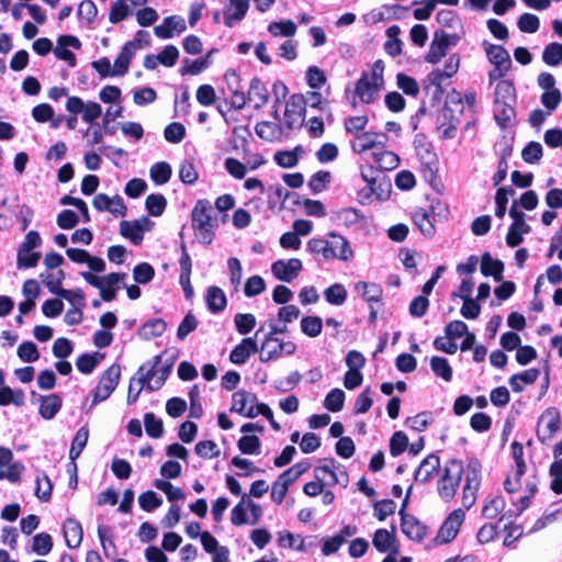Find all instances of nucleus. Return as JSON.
<instances>
[{
    "mask_svg": "<svg viewBox=\"0 0 562 562\" xmlns=\"http://www.w3.org/2000/svg\"><path fill=\"white\" fill-rule=\"evenodd\" d=\"M132 43H125L120 52V54L114 59L113 65V76L120 77L124 76L128 72L130 64L134 57Z\"/></svg>",
    "mask_w": 562,
    "mask_h": 562,
    "instance_id": "29",
    "label": "nucleus"
},
{
    "mask_svg": "<svg viewBox=\"0 0 562 562\" xmlns=\"http://www.w3.org/2000/svg\"><path fill=\"white\" fill-rule=\"evenodd\" d=\"M562 419L557 407H548L540 415L536 435L542 445H547L561 429Z\"/></svg>",
    "mask_w": 562,
    "mask_h": 562,
    "instance_id": "8",
    "label": "nucleus"
},
{
    "mask_svg": "<svg viewBox=\"0 0 562 562\" xmlns=\"http://www.w3.org/2000/svg\"><path fill=\"white\" fill-rule=\"evenodd\" d=\"M300 153H302V147L297 145L292 150H278L273 158L278 166L293 168L299 164Z\"/></svg>",
    "mask_w": 562,
    "mask_h": 562,
    "instance_id": "39",
    "label": "nucleus"
},
{
    "mask_svg": "<svg viewBox=\"0 0 562 562\" xmlns=\"http://www.w3.org/2000/svg\"><path fill=\"white\" fill-rule=\"evenodd\" d=\"M41 278L50 293L56 294L60 299H69L70 290L63 288L60 278H54L52 273L41 274Z\"/></svg>",
    "mask_w": 562,
    "mask_h": 562,
    "instance_id": "53",
    "label": "nucleus"
},
{
    "mask_svg": "<svg viewBox=\"0 0 562 562\" xmlns=\"http://www.w3.org/2000/svg\"><path fill=\"white\" fill-rule=\"evenodd\" d=\"M155 277V269L148 262H140L133 269V278L137 283H149Z\"/></svg>",
    "mask_w": 562,
    "mask_h": 562,
    "instance_id": "64",
    "label": "nucleus"
},
{
    "mask_svg": "<svg viewBox=\"0 0 562 562\" xmlns=\"http://www.w3.org/2000/svg\"><path fill=\"white\" fill-rule=\"evenodd\" d=\"M382 86L370 79L368 72H363L361 77L357 80L355 86V97L351 101L352 108L357 106L356 97H358L362 103H372L375 99V94L379 92Z\"/></svg>",
    "mask_w": 562,
    "mask_h": 562,
    "instance_id": "11",
    "label": "nucleus"
},
{
    "mask_svg": "<svg viewBox=\"0 0 562 562\" xmlns=\"http://www.w3.org/2000/svg\"><path fill=\"white\" fill-rule=\"evenodd\" d=\"M480 269L484 277H493L496 282L503 280L504 262L501 259H494L488 251L482 255Z\"/></svg>",
    "mask_w": 562,
    "mask_h": 562,
    "instance_id": "21",
    "label": "nucleus"
},
{
    "mask_svg": "<svg viewBox=\"0 0 562 562\" xmlns=\"http://www.w3.org/2000/svg\"><path fill=\"white\" fill-rule=\"evenodd\" d=\"M465 513L461 508L452 510L439 528L435 541L438 544H447L456 539L463 521Z\"/></svg>",
    "mask_w": 562,
    "mask_h": 562,
    "instance_id": "10",
    "label": "nucleus"
},
{
    "mask_svg": "<svg viewBox=\"0 0 562 562\" xmlns=\"http://www.w3.org/2000/svg\"><path fill=\"white\" fill-rule=\"evenodd\" d=\"M260 445V439L256 435H245L237 441V447L244 454H258Z\"/></svg>",
    "mask_w": 562,
    "mask_h": 562,
    "instance_id": "54",
    "label": "nucleus"
},
{
    "mask_svg": "<svg viewBox=\"0 0 562 562\" xmlns=\"http://www.w3.org/2000/svg\"><path fill=\"white\" fill-rule=\"evenodd\" d=\"M394 525H392V531L383 528L375 530L372 544L380 553H385L387 551H391L393 554L398 553V548L395 547L396 538L394 536Z\"/></svg>",
    "mask_w": 562,
    "mask_h": 562,
    "instance_id": "19",
    "label": "nucleus"
},
{
    "mask_svg": "<svg viewBox=\"0 0 562 562\" xmlns=\"http://www.w3.org/2000/svg\"><path fill=\"white\" fill-rule=\"evenodd\" d=\"M144 228L138 220L122 221L120 223V234L126 239H130L134 245L138 246L144 239Z\"/></svg>",
    "mask_w": 562,
    "mask_h": 562,
    "instance_id": "33",
    "label": "nucleus"
},
{
    "mask_svg": "<svg viewBox=\"0 0 562 562\" xmlns=\"http://www.w3.org/2000/svg\"><path fill=\"white\" fill-rule=\"evenodd\" d=\"M527 467H515L512 474H508L503 483L504 490L508 494H514L521 488V477L526 473Z\"/></svg>",
    "mask_w": 562,
    "mask_h": 562,
    "instance_id": "49",
    "label": "nucleus"
},
{
    "mask_svg": "<svg viewBox=\"0 0 562 562\" xmlns=\"http://www.w3.org/2000/svg\"><path fill=\"white\" fill-rule=\"evenodd\" d=\"M345 403V392L340 389H333L325 397L324 406L333 413L340 412Z\"/></svg>",
    "mask_w": 562,
    "mask_h": 562,
    "instance_id": "57",
    "label": "nucleus"
},
{
    "mask_svg": "<svg viewBox=\"0 0 562 562\" xmlns=\"http://www.w3.org/2000/svg\"><path fill=\"white\" fill-rule=\"evenodd\" d=\"M543 155L542 146L538 142H529L521 150V157L525 162L533 165L537 164Z\"/></svg>",
    "mask_w": 562,
    "mask_h": 562,
    "instance_id": "63",
    "label": "nucleus"
},
{
    "mask_svg": "<svg viewBox=\"0 0 562 562\" xmlns=\"http://www.w3.org/2000/svg\"><path fill=\"white\" fill-rule=\"evenodd\" d=\"M464 471L463 462L459 459H450L445 463L437 481V492L441 499L450 502L454 498Z\"/></svg>",
    "mask_w": 562,
    "mask_h": 562,
    "instance_id": "3",
    "label": "nucleus"
},
{
    "mask_svg": "<svg viewBox=\"0 0 562 562\" xmlns=\"http://www.w3.org/2000/svg\"><path fill=\"white\" fill-rule=\"evenodd\" d=\"M257 400L258 398L255 393L248 392L243 389L238 390L232 396V406L229 408V412L237 413L248 418V408H246L247 403H250V406H254V404H257Z\"/></svg>",
    "mask_w": 562,
    "mask_h": 562,
    "instance_id": "24",
    "label": "nucleus"
},
{
    "mask_svg": "<svg viewBox=\"0 0 562 562\" xmlns=\"http://www.w3.org/2000/svg\"><path fill=\"white\" fill-rule=\"evenodd\" d=\"M296 350V345L293 341L278 340L274 342V348H267L265 351L261 350L259 360L261 362H268L272 359L280 358L283 353L293 355Z\"/></svg>",
    "mask_w": 562,
    "mask_h": 562,
    "instance_id": "30",
    "label": "nucleus"
},
{
    "mask_svg": "<svg viewBox=\"0 0 562 562\" xmlns=\"http://www.w3.org/2000/svg\"><path fill=\"white\" fill-rule=\"evenodd\" d=\"M322 464L314 469L315 480H325V474H328L330 480L328 485L334 486L338 483L337 474L335 472L336 461L334 458H324L321 460Z\"/></svg>",
    "mask_w": 562,
    "mask_h": 562,
    "instance_id": "36",
    "label": "nucleus"
},
{
    "mask_svg": "<svg viewBox=\"0 0 562 562\" xmlns=\"http://www.w3.org/2000/svg\"><path fill=\"white\" fill-rule=\"evenodd\" d=\"M103 357L104 355L99 352L81 353L76 360V367L82 374H90L101 362Z\"/></svg>",
    "mask_w": 562,
    "mask_h": 562,
    "instance_id": "38",
    "label": "nucleus"
},
{
    "mask_svg": "<svg viewBox=\"0 0 562 562\" xmlns=\"http://www.w3.org/2000/svg\"><path fill=\"white\" fill-rule=\"evenodd\" d=\"M412 220L425 237L431 238L435 235V225L431 223L429 214L425 209H417L413 213Z\"/></svg>",
    "mask_w": 562,
    "mask_h": 562,
    "instance_id": "35",
    "label": "nucleus"
},
{
    "mask_svg": "<svg viewBox=\"0 0 562 562\" xmlns=\"http://www.w3.org/2000/svg\"><path fill=\"white\" fill-rule=\"evenodd\" d=\"M171 167L166 161H159L151 166L150 178L156 184H165L171 178Z\"/></svg>",
    "mask_w": 562,
    "mask_h": 562,
    "instance_id": "47",
    "label": "nucleus"
},
{
    "mask_svg": "<svg viewBox=\"0 0 562 562\" xmlns=\"http://www.w3.org/2000/svg\"><path fill=\"white\" fill-rule=\"evenodd\" d=\"M505 508V499L502 495H495L487 499L482 507V515L487 519H494Z\"/></svg>",
    "mask_w": 562,
    "mask_h": 562,
    "instance_id": "43",
    "label": "nucleus"
},
{
    "mask_svg": "<svg viewBox=\"0 0 562 562\" xmlns=\"http://www.w3.org/2000/svg\"><path fill=\"white\" fill-rule=\"evenodd\" d=\"M302 261L299 258H291L288 261L277 260L271 266L273 276L283 282H292L302 270Z\"/></svg>",
    "mask_w": 562,
    "mask_h": 562,
    "instance_id": "14",
    "label": "nucleus"
},
{
    "mask_svg": "<svg viewBox=\"0 0 562 562\" xmlns=\"http://www.w3.org/2000/svg\"><path fill=\"white\" fill-rule=\"evenodd\" d=\"M269 91L262 80L259 77H254L248 89V100L255 101L254 108L258 110L265 106L269 101Z\"/></svg>",
    "mask_w": 562,
    "mask_h": 562,
    "instance_id": "23",
    "label": "nucleus"
},
{
    "mask_svg": "<svg viewBox=\"0 0 562 562\" xmlns=\"http://www.w3.org/2000/svg\"><path fill=\"white\" fill-rule=\"evenodd\" d=\"M449 48L448 33L443 30H436L434 33V40L430 43L429 49L425 55V61L429 64H437L442 57L447 55Z\"/></svg>",
    "mask_w": 562,
    "mask_h": 562,
    "instance_id": "15",
    "label": "nucleus"
},
{
    "mask_svg": "<svg viewBox=\"0 0 562 562\" xmlns=\"http://www.w3.org/2000/svg\"><path fill=\"white\" fill-rule=\"evenodd\" d=\"M330 241L324 238H312L307 241V249L315 256H322L324 260L338 258L348 261L353 257L349 241L339 234L329 233Z\"/></svg>",
    "mask_w": 562,
    "mask_h": 562,
    "instance_id": "2",
    "label": "nucleus"
},
{
    "mask_svg": "<svg viewBox=\"0 0 562 562\" xmlns=\"http://www.w3.org/2000/svg\"><path fill=\"white\" fill-rule=\"evenodd\" d=\"M53 538L47 532H40L33 537L32 551L37 555H47L53 549Z\"/></svg>",
    "mask_w": 562,
    "mask_h": 562,
    "instance_id": "42",
    "label": "nucleus"
},
{
    "mask_svg": "<svg viewBox=\"0 0 562 562\" xmlns=\"http://www.w3.org/2000/svg\"><path fill=\"white\" fill-rule=\"evenodd\" d=\"M248 418H255L258 415H262L268 419L271 428L276 431L281 429L280 424L274 419L273 413L268 404L266 403H257L256 406H249L247 409Z\"/></svg>",
    "mask_w": 562,
    "mask_h": 562,
    "instance_id": "41",
    "label": "nucleus"
},
{
    "mask_svg": "<svg viewBox=\"0 0 562 562\" xmlns=\"http://www.w3.org/2000/svg\"><path fill=\"white\" fill-rule=\"evenodd\" d=\"M387 136L384 133L361 132L356 136V140L351 144L352 150L362 154L369 149H379L384 147Z\"/></svg>",
    "mask_w": 562,
    "mask_h": 562,
    "instance_id": "13",
    "label": "nucleus"
},
{
    "mask_svg": "<svg viewBox=\"0 0 562 562\" xmlns=\"http://www.w3.org/2000/svg\"><path fill=\"white\" fill-rule=\"evenodd\" d=\"M483 47L488 61L495 66L488 72L490 82L505 77L512 67L509 53L503 46L486 41L483 42Z\"/></svg>",
    "mask_w": 562,
    "mask_h": 562,
    "instance_id": "6",
    "label": "nucleus"
},
{
    "mask_svg": "<svg viewBox=\"0 0 562 562\" xmlns=\"http://www.w3.org/2000/svg\"><path fill=\"white\" fill-rule=\"evenodd\" d=\"M306 98L302 93H293L286 101L284 111V125L291 131L301 127L306 113Z\"/></svg>",
    "mask_w": 562,
    "mask_h": 562,
    "instance_id": "9",
    "label": "nucleus"
},
{
    "mask_svg": "<svg viewBox=\"0 0 562 562\" xmlns=\"http://www.w3.org/2000/svg\"><path fill=\"white\" fill-rule=\"evenodd\" d=\"M372 157L379 171L393 170L400 165L398 155L394 151L385 150L384 147L374 150Z\"/></svg>",
    "mask_w": 562,
    "mask_h": 562,
    "instance_id": "27",
    "label": "nucleus"
},
{
    "mask_svg": "<svg viewBox=\"0 0 562 562\" xmlns=\"http://www.w3.org/2000/svg\"><path fill=\"white\" fill-rule=\"evenodd\" d=\"M331 175L329 171L319 170L311 176L308 187L313 193L317 194L323 192L330 182Z\"/></svg>",
    "mask_w": 562,
    "mask_h": 562,
    "instance_id": "56",
    "label": "nucleus"
},
{
    "mask_svg": "<svg viewBox=\"0 0 562 562\" xmlns=\"http://www.w3.org/2000/svg\"><path fill=\"white\" fill-rule=\"evenodd\" d=\"M326 301L331 305H342L347 300V290L341 283L328 286L324 292Z\"/></svg>",
    "mask_w": 562,
    "mask_h": 562,
    "instance_id": "45",
    "label": "nucleus"
},
{
    "mask_svg": "<svg viewBox=\"0 0 562 562\" xmlns=\"http://www.w3.org/2000/svg\"><path fill=\"white\" fill-rule=\"evenodd\" d=\"M167 329V323L162 318H151L145 322L137 330L138 336L144 340L160 337Z\"/></svg>",
    "mask_w": 562,
    "mask_h": 562,
    "instance_id": "32",
    "label": "nucleus"
},
{
    "mask_svg": "<svg viewBox=\"0 0 562 562\" xmlns=\"http://www.w3.org/2000/svg\"><path fill=\"white\" fill-rule=\"evenodd\" d=\"M255 132L262 140L274 142L279 139L282 133V127L276 122L260 121L256 124Z\"/></svg>",
    "mask_w": 562,
    "mask_h": 562,
    "instance_id": "34",
    "label": "nucleus"
},
{
    "mask_svg": "<svg viewBox=\"0 0 562 562\" xmlns=\"http://www.w3.org/2000/svg\"><path fill=\"white\" fill-rule=\"evenodd\" d=\"M121 379V366L111 364L100 376L98 385L92 392L91 407L105 401L117 387Z\"/></svg>",
    "mask_w": 562,
    "mask_h": 562,
    "instance_id": "7",
    "label": "nucleus"
},
{
    "mask_svg": "<svg viewBox=\"0 0 562 562\" xmlns=\"http://www.w3.org/2000/svg\"><path fill=\"white\" fill-rule=\"evenodd\" d=\"M262 329V326L256 331L255 337L243 338L241 341L234 347L229 353V360L235 364H243L247 359L258 351L256 337Z\"/></svg>",
    "mask_w": 562,
    "mask_h": 562,
    "instance_id": "16",
    "label": "nucleus"
},
{
    "mask_svg": "<svg viewBox=\"0 0 562 562\" xmlns=\"http://www.w3.org/2000/svg\"><path fill=\"white\" fill-rule=\"evenodd\" d=\"M16 355L24 362H35L40 359L37 346L31 340L21 342Z\"/></svg>",
    "mask_w": 562,
    "mask_h": 562,
    "instance_id": "59",
    "label": "nucleus"
},
{
    "mask_svg": "<svg viewBox=\"0 0 562 562\" xmlns=\"http://www.w3.org/2000/svg\"><path fill=\"white\" fill-rule=\"evenodd\" d=\"M89 438V429L82 426L76 432L69 449V459L76 461L85 449Z\"/></svg>",
    "mask_w": 562,
    "mask_h": 562,
    "instance_id": "40",
    "label": "nucleus"
},
{
    "mask_svg": "<svg viewBox=\"0 0 562 562\" xmlns=\"http://www.w3.org/2000/svg\"><path fill=\"white\" fill-rule=\"evenodd\" d=\"M540 375L537 368L527 369L520 373H516L508 379V384L515 393H520L526 385L533 384Z\"/></svg>",
    "mask_w": 562,
    "mask_h": 562,
    "instance_id": "25",
    "label": "nucleus"
},
{
    "mask_svg": "<svg viewBox=\"0 0 562 562\" xmlns=\"http://www.w3.org/2000/svg\"><path fill=\"white\" fill-rule=\"evenodd\" d=\"M206 306L213 314L223 312L227 305V299L224 291L217 285H211L206 290Z\"/></svg>",
    "mask_w": 562,
    "mask_h": 562,
    "instance_id": "26",
    "label": "nucleus"
},
{
    "mask_svg": "<svg viewBox=\"0 0 562 562\" xmlns=\"http://www.w3.org/2000/svg\"><path fill=\"white\" fill-rule=\"evenodd\" d=\"M396 85L407 95L417 97L419 93V86L415 78L404 72L397 74Z\"/></svg>",
    "mask_w": 562,
    "mask_h": 562,
    "instance_id": "58",
    "label": "nucleus"
},
{
    "mask_svg": "<svg viewBox=\"0 0 562 562\" xmlns=\"http://www.w3.org/2000/svg\"><path fill=\"white\" fill-rule=\"evenodd\" d=\"M323 329V321L319 316H304L301 319V330L308 337H317Z\"/></svg>",
    "mask_w": 562,
    "mask_h": 562,
    "instance_id": "51",
    "label": "nucleus"
},
{
    "mask_svg": "<svg viewBox=\"0 0 562 562\" xmlns=\"http://www.w3.org/2000/svg\"><path fill=\"white\" fill-rule=\"evenodd\" d=\"M64 538L67 547L76 549L80 546L83 538V529L75 518H67L63 526Z\"/></svg>",
    "mask_w": 562,
    "mask_h": 562,
    "instance_id": "20",
    "label": "nucleus"
},
{
    "mask_svg": "<svg viewBox=\"0 0 562 562\" xmlns=\"http://www.w3.org/2000/svg\"><path fill=\"white\" fill-rule=\"evenodd\" d=\"M213 206L206 199H200L191 210V226L195 237L203 245H211L215 238L218 223L212 215Z\"/></svg>",
    "mask_w": 562,
    "mask_h": 562,
    "instance_id": "1",
    "label": "nucleus"
},
{
    "mask_svg": "<svg viewBox=\"0 0 562 562\" xmlns=\"http://www.w3.org/2000/svg\"><path fill=\"white\" fill-rule=\"evenodd\" d=\"M549 475L551 477V491L557 495L562 494V459H555L550 464Z\"/></svg>",
    "mask_w": 562,
    "mask_h": 562,
    "instance_id": "50",
    "label": "nucleus"
},
{
    "mask_svg": "<svg viewBox=\"0 0 562 562\" xmlns=\"http://www.w3.org/2000/svg\"><path fill=\"white\" fill-rule=\"evenodd\" d=\"M495 101H516V91L513 81L501 80L495 88Z\"/></svg>",
    "mask_w": 562,
    "mask_h": 562,
    "instance_id": "55",
    "label": "nucleus"
},
{
    "mask_svg": "<svg viewBox=\"0 0 562 562\" xmlns=\"http://www.w3.org/2000/svg\"><path fill=\"white\" fill-rule=\"evenodd\" d=\"M372 506L374 508V516L379 521H384L387 516L393 515L396 509V503L391 498L374 501Z\"/></svg>",
    "mask_w": 562,
    "mask_h": 562,
    "instance_id": "52",
    "label": "nucleus"
},
{
    "mask_svg": "<svg viewBox=\"0 0 562 562\" xmlns=\"http://www.w3.org/2000/svg\"><path fill=\"white\" fill-rule=\"evenodd\" d=\"M234 323L238 334L247 335L256 326V317L250 313H237L234 317Z\"/></svg>",
    "mask_w": 562,
    "mask_h": 562,
    "instance_id": "60",
    "label": "nucleus"
},
{
    "mask_svg": "<svg viewBox=\"0 0 562 562\" xmlns=\"http://www.w3.org/2000/svg\"><path fill=\"white\" fill-rule=\"evenodd\" d=\"M61 405L63 402L58 394L42 395L38 413L44 419L49 420L60 411Z\"/></svg>",
    "mask_w": 562,
    "mask_h": 562,
    "instance_id": "31",
    "label": "nucleus"
},
{
    "mask_svg": "<svg viewBox=\"0 0 562 562\" xmlns=\"http://www.w3.org/2000/svg\"><path fill=\"white\" fill-rule=\"evenodd\" d=\"M542 59L548 66H558L562 61V44L558 42L548 44L543 49Z\"/></svg>",
    "mask_w": 562,
    "mask_h": 562,
    "instance_id": "48",
    "label": "nucleus"
},
{
    "mask_svg": "<svg viewBox=\"0 0 562 562\" xmlns=\"http://www.w3.org/2000/svg\"><path fill=\"white\" fill-rule=\"evenodd\" d=\"M403 533L411 540L420 542L427 535V527L415 516H409L401 520Z\"/></svg>",
    "mask_w": 562,
    "mask_h": 562,
    "instance_id": "22",
    "label": "nucleus"
},
{
    "mask_svg": "<svg viewBox=\"0 0 562 562\" xmlns=\"http://www.w3.org/2000/svg\"><path fill=\"white\" fill-rule=\"evenodd\" d=\"M212 53H213V49L200 58H196L193 60L186 59L183 61V66L180 68V74L182 76H186V75H198V74L204 71L210 66V57H211Z\"/></svg>",
    "mask_w": 562,
    "mask_h": 562,
    "instance_id": "37",
    "label": "nucleus"
},
{
    "mask_svg": "<svg viewBox=\"0 0 562 562\" xmlns=\"http://www.w3.org/2000/svg\"><path fill=\"white\" fill-rule=\"evenodd\" d=\"M408 447V437L402 431H395L390 439V453L392 457L401 456Z\"/></svg>",
    "mask_w": 562,
    "mask_h": 562,
    "instance_id": "61",
    "label": "nucleus"
},
{
    "mask_svg": "<svg viewBox=\"0 0 562 562\" xmlns=\"http://www.w3.org/2000/svg\"><path fill=\"white\" fill-rule=\"evenodd\" d=\"M161 361L162 356H155L153 364L145 373H143L145 369L144 366H140L137 370V374H140L138 383H142V386H146L148 391H156L162 387L171 373L170 363L160 364Z\"/></svg>",
    "mask_w": 562,
    "mask_h": 562,
    "instance_id": "5",
    "label": "nucleus"
},
{
    "mask_svg": "<svg viewBox=\"0 0 562 562\" xmlns=\"http://www.w3.org/2000/svg\"><path fill=\"white\" fill-rule=\"evenodd\" d=\"M67 46H71L75 49L81 48L80 40L75 35L64 34L57 38V46L54 49V54L56 58L64 60L68 64L69 67H75L77 64L76 55L66 48Z\"/></svg>",
    "mask_w": 562,
    "mask_h": 562,
    "instance_id": "12",
    "label": "nucleus"
},
{
    "mask_svg": "<svg viewBox=\"0 0 562 562\" xmlns=\"http://www.w3.org/2000/svg\"><path fill=\"white\" fill-rule=\"evenodd\" d=\"M440 469V458L436 453L425 457L414 473V479L419 483H427Z\"/></svg>",
    "mask_w": 562,
    "mask_h": 562,
    "instance_id": "17",
    "label": "nucleus"
},
{
    "mask_svg": "<svg viewBox=\"0 0 562 562\" xmlns=\"http://www.w3.org/2000/svg\"><path fill=\"white\" fill-rule=\"evenodd\" d=\"M167 206V199L162 194H149L145 200V207L151 216H160Z\"/></svg>",
    "mask_w": 562,
    "mask_h": 562,
    "instance_id": "46",
    "label": "nucleus"
},
{
    "mask_svg": "<svg viewBox=\"0 0 562 562\" xmlns=\"http://www.w3.org/2000/svg\"><path fill=\"white\" fill-rule=\"evenodd\" d=\"M516 101H495L494 104L496 106V113L494 115L497 125L501 128H506L509 126L512 120L516 115L515 111Z\"/></svg>",
    "mask_w": 562,
    "mask_h": 562,
    "instance_id": "28",
    "label": "nucleus"
},
{
    "mask_svg": "<svg viewBox=\"0 0 562 562\" xmlns=\"http://www.w3.org/2000/svg\"><path fill=\"white\" fill-rule=\"evenodd\" d=\"M187 29L184 20L180 16L170 15L164 19V22L154 27V34L164 40L171 38L173 32L182 33Z\"/></svg>",
    "mask_w": 562,
    "mask_h": 562,
    "instance_id": "18",
    "label": "nucleus"
},
{
    "mask_svg": "<svg viewBox=\"0 0 562 562\" xmlns=\"http://www.w3.org/2000/svg\"><path fill=\"white\" fill-rule=\"evenodd\" d=\"M146 434L151 438H160L164 434L162 420L156 418L154 413H146L144 416Z\"/></svg>",
    "mask_w": 562,
    "mask_h": 562,
    "instance_id": "62",
    "label": "nucleus"
},
{
    "mask_svg": "<svg viewBox=\"0 0 562 562\" xmlns=\"http://www.w3.org/2000/svg\"><path fill=\"white\" fill-rule=\"evenodd\" d=\"M481 480L482 464L479 459L471 458L465 468V483L462 490V505L465 509H470L475 504Z\"/></svg>",
    "mask_w": 562,
    "mask_h": 562,
    "instance_id": "4",
    "label": "nucleus"
},
{
    "mask_svg": "<svg viewBox=\"0 0 562 562\" xmlns=\"http://www.w3.org/2000/svg\"><path fill=\"white\" fill-rule=\"evenodd\" d=\"M430 367L434 373L441 379H443L446 382H450L452 379V368L449 364V361L439 356H434L430 359Z\"/></svg>",
    "mask_w": 562,
    "mask_h": 562,
    "instance_id": "44",
    "label": "nucleus"
}]
</instances>
